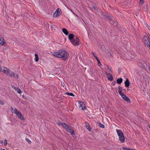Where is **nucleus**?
Returning <instances> with one entry per match:
<instances>
[{"mask_svg": "<svg viewBox=\"0 0 150 150\" xmlns=\"http://www.w3.org/2000/svg\"><path fill=\"white\" fill-rule=\"evenodd\" d=\"M53 55L56 57L61 58L64 61L68 59L69 55L67 52L63 50H59L57 52H54Z\"/></svg>", "mask_w": 150, "mask_h": 150, "instance_id": "f257e3e1", "label": "nucleus"}, {"mask_svg": "<svg viewBox=\"0 0 150 150\" xmlns=\"http://www.w3.org/2000/svg\"><path fill=\"white\" fill-rule=\"evenodd\" d=\"M116 131L119 137V139L120 142L122 143H124L125 142V139L122 130L117 129Z\"/></svg>", "mask_w": 150, "mask_h": 150, "instance_id": "f03ea898", "label": "nucleus"}, {"mask_svg": "<svg viewBox=\"0 0 150 150\" xmlns=\"http://www.w3.org/2000/svg\"><path fill=\"white\" fill-rule=\"evenodd\" d=\"M72 45L74 46H78L81 43L79 39L78 38L77 36H76L72 41L71 42Z\"/></svg>", "mask_w": 150, "mask_h": 150, "instance_id": "7ed1b4c3", "label": "nucleus"}, {"mask_svg": "<svg viewBox=\"0 0 150 150\" xmlns=\"http://www.w3.org/2000/svg\"><path fill=\"white\" fill-rule=\"evenodd\" d=\"M14 110V112L16 115L21 120H24V118L22 113L19 112L17 109H15Z\"/></svg>", "mask_w": 150, "mask_h": 150, "instance_id": "20e7f679", "label": "nucleus"}, {"mask_svg": "<svg viewBox=\"0 0 150 150\" xmlns=\"http://www.w3.org/2000/svg\"><path fill=\"white\" fill-rule=\"evenodd\" d=\"M143 40L145 44L150 50V42L148 38L145 36L143 37Z\"/></svg>", "mask_w": 150, "mask_h": 150, "instance_id": "39448f33", "label": "nucleus"}, {"mask_svg": "<svg viewBox=\"0 0 150 150\" xmlns=\"http://www.w3.org/2000/svg\"><path fill=\"white\" fill-rule=\"evenodd\" d=\"M64 128L68 132L70 133L71 135H75L74 131L73 129L71 128V127L67 125L66 124V127H64Z\"/></svg>", "mask_w": 150, "mask_h": 150, "instance_id": "423d86ee", "label": "nucleus"}, {"mask_svg": "<svg viewBox=\"0 0 150 150\" xmlns=\"http://www.w3.org/2000/svg\"><path fill=\"white\" fill-rule=\"evenodd\" d=\"M122 98V99L127 103H130V100L129 98L127 97L123 93L122 94H121Z\"/></svg>", "mask_w": 150, "mask_h": 150, "instance_id": "0eeeda50", "label": "nucleus"}, {"mask_svg": "<svg viewBox=\"0 0 150 150\" xmlns=\"http://www.w3.org/2000/svg\"><path fill=\"white\" fill-rule=\"evenodd\" d=\"M7 74L10 76L11 77H14L16 78H18V76L17 75L10 70V71Z\"/></svg>", "mask_w": 150, "mask_h": 150, "instance_id": "6e6552de", "label": "nucleus"}, {"mask_svg": "<svg viewBox=\"0 0 150 150\" xmlns=\"http://www.w3.org/2000/svg\"><path fill=\"white\" fill-rule=\"evenodd\" d=\"M61 10L60 9L57 8L56 10L55 13H54V17H57L59 16L61 14Z\"/></svg>", "mask_w": 150, "mask_h": 150, "instance_id": "1a4fd4ad", "label": "nucleus"}, {"mask_svg": "<svg viewBox=\"0 0 150 150\" xmlns=\"http://www.w3.org/2000/svg\"><path fill=\"white\" fill-rule=\"evenodd\" d=\"M75 35L73 34L70 33L69 34L68 38L69 40H70V42L72 41V40L75 38Z\"/></svg>", "mask_w": 150, "mask_h": 150, "instance_id": "9d476101", "label": "nucleus"}, {"mask_svg": "<svg viewBox=\"0 0 150 150\" xmlns=\"http://www.w3.org/2000/svg\"><path fill=\"white\" fill-rule=\"evenodd\" d=\"M106 74L108 79L110 81H112L113 79L112 75L110 73H108L106 72Z\"/></svg>", "mask_w": 150, "mask_h": 150, "instance_id": "9b49d317", "label": "nucleus"}, {"mask_svg": "<svg viewBox=\"0 0 150 150\" xmlns=\"http://www.w3.org/2000/svg\"><path fill=\"white\" fill-rule=\"evenodd\" d=\"M125 86L126 87H128L130 86V82L129 81L128 79L127 78L126 79V81L125 82Z\"/></svg>", "mask_w": 150, "mask_h": 150, "instance_id": "f8f14e48", "label": "nucleus"}, {"mask_svg": "<svg viewBox=\"0 0 150 150\" xmlns=\"http://www.w3.org/2000/svg\"><path fill=\"white\" fill-rule=\"evenodd\" d=\"M10 71V69L7 67H4L3 69V72L7 74Z\"/></svg>", "mask_w": 150, "mask_h": 150, "instance_id": "ddd939ff", "label": "nucleus"}, {"mask_svg": "<svg viewBox=\"0 0 150 150\" xmlns=\"http://www.w3.org/2000/svg\"><path fill=\"white\" fill-rule=\"evenodd\" d=\"M0 44L1 45H4L5 44H6V42H5L4 38L2 37H1V35H0Z\"/></svg>", "mask_w": 150, "mask_h": 150, "instance_id": "4468645a", "label": "nucleus"}, {"mask_svg": "<svg viewBox=\"0 0 150 150\" xmlns=\"http://www.w3.org/2000/svg\"><path fill=\"white\" fill-rule=\"evenodd\" d=\"M57 124L59 125H61L63 128L64 127H66V124L65 123H62L61 121H57Z\"/></svg>", "mask_w": 150, "mask_h": 150, "instance_id": "2eb2a0df", "label": "nucleus"}, {"mask_svg": "<svg viewBox=\"0 0 150 150\" xmlns=\"http://www.w3.org/2000/svg\"><path fill=\"white\" fill-rule=\"evenodd\" d=\"M85 124L86 125V127L87 128V129L89 131H90L91 130V128L90 127V125L89 123L87 122H85Z\"/></svg>", "mask_w": 150, "mask_h": 150, "instance_id": "dca6fc26", "label": "nucleus"}, {"mask_svg": "<svg viewBox=\"0 0 150 150\" xmlns=\"http://www.w3.org/2000/svg\"><path fill=\"white\" fill-rule=\"evenodd\" d=\"M62 30L63 33L66 35H67L68 34V30L65 28H63Z\"/></svg>", "mask_w": 150, "mask_h": 150, "instance_id": "f3484780", "label": "nucleus"}, {"mask_svg": "<svg viewBox=\"0 0 150 150\" xmlns=\"http://www.w3.org/2000/svg\"><path fill=\"white\" fill-rule=\"evenodd\" d=\"M123 79L122 78L118 79L117 80V82L119 84H121L122 82Z\"/></svg>", "mask_w": 150, "mask_h": 150, "instance_id": "a211bd4d", "label": "nucleus"}, {"mask_svg": "<svg viewBox=\"0 0 150 150\" xmlns=\"http://www.w3.org/2000/svg\"><path fill=\"white\" fill-rule=\"evenodd\" d=\"M35 62H37L38 61L39 59L38 55L36 54H35Z\"/></svg>", "mask_w": 150, "mask_h": 150, "instance_id": "6ab92c4d", "label": "nucleus"}, {"mask_svg": "<svg viewBox=\"0 0 150 150\" xmlns=\"http://www.w3.org/2000/svg\"><path fill=\"white\" fill-rule=\"evenodd\" d=\"M118 89V92L120 95L121 94V95L123 93L122 92V89L121 87H120V86H119Z\"/></svg>", "mask_w": 150, "mask_h": 150, "instance_id": "aec40b11", "label": "nucleus"}, {"mask_svg": "<svg viewBox=\"0 0 150 150\" xmlns=\"http://www.w3.org/2000/svg\"><path fill=\"white\" fill-rule=\"evenodd\" d=\"M144 3V0H139V5L140 6H142Z\"/></svg>", "mask_w": 150, "mask_h": 150, "instance_id": "412c9836", "label": "nucleus"}, {"mask_svg": "<svg viewBox=\"0 0 150 150\" xmlns=\"http://www.w3.org/2000/svg\"><path fill=\"white\" fill-rule=\"evenodd\" d=\"M14 89H16L17 90V92L19 93H21V89L18 88V87L17 88L16 87H14Z\"/></svg>", "mask_w": 150, "mask_h": 150, "instance_id": "4be33fe9", "label": "nucleus"}, {"mask_svg": "<svg viewBox=\"0 0 150 150\" xmlns=\"http://www.w3.org/2000/svg\"><path fill=\"white\" fill-rule=\"evenodd\" d=\"M66 94L69 96H74V95L73 94V93H72L67 92L66 93Z\"/></svg>", "mask_w": 150, "mask_h": 150, "instance_id": "5701e85b", "label": "nucleus"}, {"mask_svg": "<svg viewBox=\"0 0 150 150\" xmlns=\"http://www.w3.org/2000/svg\"><path fill=\"white\" fill-rule=\"evenodd\" d=\"M96 59L97 60V62H98V65H99V66H100L101 65V63L100 62V61L99 59V58L97 57H96Z\"/></svg>", "mask_w": 150, "mask_h": 150, "instance_id": "b1692460", "label": "nucleus"}, {"mask_svg": "<svg viewBox=\"0 0 150 150\" xmlns=\"http://www.w3.org/2000/svg\"><path fill=\"white\" fill-rule=\"evenodd\" d=\"M98 124H99L98 126L100 127L101 128H104L105 126L102 124L101 123H99Z\"/></svg>", "mask_w": 150, "mask_h": 150, "instance_id": "393cba45", "label": "nucleus"}, {"mask_svg": "<svg viewBox=\"0 0 150 150\" xmlns=\"http://www.w3.org/2000/svg\"><path fill=\"white\" fill-rule=\"evenodd\" d=\"M122 149L124 150H133V149H130L125 147H123L122 148Z\"/></svg>", "mask_w": 150, "mask_h": 150, "instance_id": "a878e982", "label": "nucleus"}, {"mask_svg": "<svg viewBox=\"0 0 150 150\" xmlns=\"http://www.w3.org/2000/svg\"><path fill=\"white\" fill-rule=\"evenodd\" d=\"M107 67V68L112 73V70L111 68L109 67V65H106Z\"/></svg>", "mask_w": 150, "mask_h": 150, "instance_id": "bb28decb", "label": "nucleus"}, {"mask_svg": "<svg viewBox=\"0 0 150 150\" xmlns=\"http://www.w3.org/2000/svg\"><path fill=\"white\" fill-rule=\"evenodd\" d=\"M143 8L144 10H145V11H147L148 10V8L147 5H146L145 6H144Z\"/></svg>", "mask_w": 150, "mask_h": 150, "instance_id": "cd10ccee", "label": "nucleus"}, {"mask_svg": "<svg viewBox=\"0 0 150 150\" xmlns=\"http://www.w3.org/2000/svg\"><path fill=\"white\" fill-rule=\"evenodd\" d=\"M25 140L29 144H30L31 143V142L28 139L26 138L25 139Z\"/></svg>", "mask_w": 150, "mask_h": 150, "instance_id": "c85d7f7f", "label": "nucleus"}, {"mask_svg": "<svg viewBox=\"0 0 150 150\" xmlns=\"http://www.w3.org/2000/svg\"><path fill=\"white\" fill-rule=\"evenodd\" d=\"M106 18L110 20H111L112 19V17L110 16H107Z\"/></svg>", "mask_w": 150, "mask_h": 150, "instance_id": "c756f323", "label": "nucleus"}, {"mask_svg": "<svg viewBox=\"0 0 150 150\" xmlns=\"http://www.w3.org/2000/svg\"><path fill=\"white\" fill-rule=\"evenodd\" d=\"M79 104L80 107H82L83 106V103L81 101L79 102Z\"/></svg>", "mask_w": 150, "mask_h": 150, "instance_id": "7c9ffc66", "label": "nucleus"}, {"mask_svg": "<svg viewBox=\"0 0 150 150\" xmlns=\"http://www.w3.org/2000/svg\"><path fill=\"white\" fill-rule=\"evenodd\" d=\"M0 104L1 105H4V103L3 100H0Z\"/></svg>", "mask_w": 150, "mask_h": 150, "instance_id": "2f4dec72", "label": "nucleus"}, {"mask_svg": "<svg viewBox=\"0 0 150 150\" xmlns=\"http://www.w3.org/2000/svg\"><path fill=\"white\" fill-rule=\"evenodd\" d=\"M4 145L5 146L7 144V140H5L4 141Z\"/></svg>", "mask_w": 150, "mask_h": 150, "instance_id": "473e14b6", "label": "nucleus"}, {"mask_svg": "<svg viewBox=\"0 0 150 150\" xmlns=\"http://www.w3.org/2000/svg\"><path fill=\"white\" fill-rule=\"evenodd\" d=\"M86 109V108L85 106H84L82 107V109L83 110H85Z\"/></svg>", "mask_w": 150, "mask_h": 150, "instance_id": "72a5a7b5", "label": "nucleus"}, {"mask_svg": "<svg viewBox=\"0 0 150 150\" xmlns=\"http://www.w3.org/2000/svg\"><path fill=\"white\" fill-rule=\"evenodd\" d=\"M11 108V111L13 113L14 112H13L12 111L13 110V107L12 106H11V108Z\"/></svg>", "mask_w": 150, "mask_h": 150, "instance_id": "f704fd0d", "label": "nucleus"}, {"mask_svg": "<svg viewBox=\"0 0 150 150\" xmlns=\"http://www.w3.org/2000/svg\"><path fill=\"white\" fill-rule=\"evenodd\" d=\"M92 53L93 54V56L95 57L96 58V57H97V56L94 54L93 52H92Z\"/></svg>", "mask_w": 150, "mask_h": 150, "instance_id": "c9c22d12", "label": "nucleus"}, {"mask_svg": "<svg viewBox=\"0 0 150 150\" xmlns=\"http://www.w3.org/2000/svg\"><path fill=\"white\" fill-rule=\"evenodd\" d=\"M0 71L3 72V69L0 67Z\"/></svg>", "mask_w": 150, "mask_h": 150, "instance_id": "e433bc0d", "label": "nucleus"}, {"mask_svg": "<svg viewBox=\"0 0 150 150\" xmlns=\"http://www.w3.org/2000/svg\"><path fill=\"white\" fill-rule=\"evenodd\" d=\"M117 22H115V23L114 24H113V25H117Z\"/></svg>", "mask_w": 150, "mask_h": 150, "instance_id": "4c0bfd02", "label": "nucleus"}, {"mask_svg": "<svg viewBox=\"0 0 150 150\" xmlns=\"http://www.w3.org/2000/svg\"><path fill=\"white\" fill-rule=\"evenodd\" d=\"M149 71H150V67H149Z\"/></svg>", "mask_w": 150, "mask_h": 150, "instance_id": "58836bf2", "label": "nucleus"}, {"mask_svg": "<svg viewBox=\"0 0 150 150\" xmlns=\"http://www.w3.org/2000/svg\"><path fill=\"white\" fill-rule=\"evenodd\" d=\"M149 127L150 129V126H149Z\"/></svg>", "mask_w": 150, "mask_h": 150, "instance_id": "ea45409f", "label": "nucleus"}, {"mask_svg": "<svg viewBox=\"0 0 150 150\" xmlns=\"http://www.w3.org/2000/svg\"><path fill=\"white\" fill-rule=\"evenodd\" d=\"M2 150H5L4 149H2Z\"/></svg>", "mask_w": 150, "mask_h": 150, "instance_id": "a19ab883", "label": "nucleus"}]
</instances>
